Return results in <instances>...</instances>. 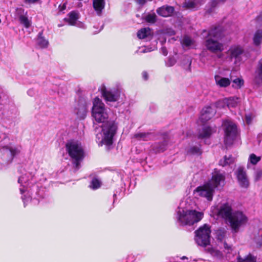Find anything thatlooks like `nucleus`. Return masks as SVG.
Wrapping results in <instances>:
<instances>
[{
	"label": "nucleus",
	"instance_id": "1",
	"mask_svg": "<svg viewBox=\"0 0 262 262\" xmlns=\"http://www.w3.org/2000/svg\"><path fill=\"white\" fill-rule=\"evenodd\" d=\"M92 114L97 122L102 123L100 127L102 137L99 145H105L107 150L112 149L114 137L118 129L117 123L114 120H107L108 114L104 107V104L98 98H96L93 102Z\"/></svg>",
	"mask_w": 262,
	"mask_h": 262
},
{
	"label": "nucleus",
	"instance_id": "2",
	"mask_svg": "<svg viewBox=\"0 0 262 262\" xmlns=\"http://www.w3.org/2000/svg\"><path fill=\"white\" fill-rule=\"evenodd\" d=\"M204 216L203 212L187 210L178 207L176 210L177 223L181 226L192 225L200 221Z\"/></svg>",
	"mask_w": 262,
	"mask_h": 262
},
{
	"label": "nucleus",
	"instance_id": "3",
	"mask_svg": "<svg viewBox=\"0 0 262 262\" xmlns=\"http://www.w3.org/2000/svg\"><path fill=\"white\" fill-rule=\"evenodd\" d=\"M66 148L71 158L74 171L80 167V163L84 157V150L80 143L77 141H71L66 144Z\"/></svg>",
	"mask_w": 262,
	"mask_h": 262
},
{
	"label": "nucleus",
	"instance_id": "4",
	"mask_svg": "<svg viewBox=\"0 0 262 262\" xmlns=\"http://www.w3.org/2000/svg\"><path fill=\"white\" fill-rule=\"evenodd\" d=\"M208 37L205 42L208 50L212 53L221 52L223 50V45L217 41L223 36V31L220 27L211 29L208 33Z\"/></svg>",
	"mask_w": 262,
	"mask_h": 262
},
{
	"label": "nucleus",
	"instance_id": "5",
	"mask_svg": "<svg viewBox=\"0 0 262 262\" xmlns=\"http://www.w3.org/2000/svg\"><path fill=\"white\" fill-rule=\"evenodd\" d=\"M247 221V217L242 211H235L229 220L225 221V222L230 227L231 233L236 234L246 224Z\"/></svg>",
	"mask_w": 262,
	"mask_h": 262
},
{
	"label": "nucleus",
	"instance_id": "6",
	"mask_svg": "<svg viewBox=\"0 0 262 262\" xmlns=\"http://www.w3.org/2000/svg\"><path fill=\"white\" fill-rule=\"evenodd\" d=\"M195 241L200 246L207 248L210 246L211 230L207 224L201 226L195 231Z\"/></svg>",
	"mask_w": 262,
	"mask_h": 262
},
{
	"label": "nucleus",
	"instance_id": "7",
	"mask_svg": "<svg viewBox=\"0 0 262 262\" xmlns=\"http://www.w3.org/2000/svg\"><path fill=\"white\" fill-rule=\"evenodd\" d=\"M20 151V148L16 146L6 145L0 147V164L5 165L11 163Z\"/></svg>",
	"mask_w": 262,
	"mask_h": 262
},
{
	"label": "nucleus",
	"instance_id": "8",
	"mask_svg": "<svg viewBox=\"0 0 262 262\" xmlns=\"http://www.w3.org/2000/svg\"><path fill=\"white\" fill-rule=\"evenodd\" d=\"M224 144L226 147L232 145L237 135V126L233 122L226 121L224 123Z\"/></svg>",
	"mask_w": 262,
	"mask_h": 262
},
{
	"label": "nucleus",
	"instance_id": "9",
	"mask_svg": "<svg viewBox=\"0 0 262 262\" xmlns=\"http://www.w3.org/2000/svg\"><path fill=\"white\" fill-rule=\"evenodd\" d=\"M90 104V102L82 97L78 99L74 108V113L78 118L81 120L85 119L88 112V105Z\"/></svg>",
	"mask_w": 262,
	"mask_h": 262
},
{
	"label": "nucleus",
	"instance_id": "10",
	"mask_svg": "<svg viewBox=\"0 0 262 262\" xmlns=\"http://www.w3.org/2000/svg\"><path fill=\"white\" fill-rule=\"evenodd\" d=\"M212 174L211 180H209L207 183L214 190L216 188H222L224 185L225 179L224 173H221L219 170L214 169Z\"/></svg>",
	"mask_w": 262,
	"mask_h": 262
},
{
	"label": "nucleus",
	"instance_id": "11",
	"mask_svg": "<svg viewBox=\"0 0 262 262\" xmlns=\"http://www.w3.org/2000/svg\"><path fill=\"white\" fill-rule=\"evenodd\" d=\"M194 192L197 193L200 196L206 198L208 201H211L214 190L206 183L203 186L198 187Z\"/></svg>",
	"mask_w": 262,
	"mask_h": 262
},
{
	"label": "nucleus",
	"instance_id": "12",
	"mask_svg": "<svg viewBox=\"0 0 262 262\" xmlns=\"http://www.w3.org/2000/svg\"><path fill=\"white\" fill-rule=\"evenodd\" d=\"M233 212L230 205L228 203H224L220 206L218 211V215L225 221H228Z\"/></svg>",
	"mask_w": 262,
	"mask_h": 262
},
{
	"label": "nucleus",
	"instance_id": "13",
	"mask_svg": "<svg viewBox=\"0 0 262 262\" xmlns=\"http://www.w3.org/2000/svg\"><path fill=\"white\" fill-rule=\"evenodd\" d=\"M216 111L210 106H207L203 108L200 117V121L205 123L209 120L215 114Z\"/></svg>",
	"mask_w": 262,
	"mask_h": 262
},
{
	"label": "nucleus",
	"instance_id": "14",
	"mask_svg": "<svg viewBox=\"0 0 262 262\" xmlns=\"http://www.w3.org/2000/svg\"><path fill=\"white\" fill-rule=\"evenodd\" d=\"M236 174L239 185L242 187L247 188L249 186V182L244 168L239 167L236 172Z\"/></svg>",
	"mask_w": 262,
	"mask_h": 262
},
{
	"label": "nucleus",
	"instance_id": "15",
	"mask_svg": "<svg viewBox=\"0 0 262 262\" xmlns=\"http://www.w3.org/2000/svg\"><path fill=\"white\" fill-rule=\"evenodd\" d=\"M174 10L173 7L166 5L158 8L157 13L162 17H166L171 16L173 13Z\"/></svg>",
	"mask_w": 262,
	"mask_h": 262
},
{
	"label": "nucleus",
	"instance_id": "16",
	"mask_svg": "<svg viewBox=\"0 0 262 262\" xmlns=\"http://www.w3.org/2000/svg\"><path fill=\"white\" fill-rule=\"evenodd\" d=\"M79 18V13L77 11H72L68 13L67 17L64 18V21L67 22L68 25L75 26L77 21Z\"/></svg>",
	"mask_w": 262,
	"mask_h": 262
},
{
	"label": "nucleus",
	"instance_id": "17",
	"mask_svg": "<svg viewBox=\"0 0 262 262\" xmlns=\"http://www.w3.org/2000/svg\"><path fill=\"white\" fill-rule=\"evenodd\" d=\"M102 94L106 101L116 102L118 101L119 97V95L117 92H112L103 90Z\"/></svg>",
	"mask_w": 262,
	"mask_h": 262
},
{
	"label": "nucleus",
	"instance_id": "18",
	"mask_svg": "<svg viewBox=\"0 0 262 262\" xmlns=\"http://www.w3.org/2000/svg\"><path fill=\"white\" fill-rule=\"evenodd\" d=\"M254 82L257 85L262 84V59L258 62L255 71Z\"/></svg>",
	"mask_w": 262,
	"mask_h": 262
},
{
	"label": "nucleus",
	"instance_id": "19",
	"mask_svg": "<svg viewBox=\"0 0 262 262\" xmlns=\"http://www.w3.org/2000/svg\"><path fill=\"white\" fill-rule=\"evenodd\" d=\"M168 140L164 139L161 142H156L151 146L152 150L155 153H160L164 151L167 148Z\"/></svg>",
	"mask_w": 262,
	"mask_h": 262
},
{
	"label": "nucleus",
	"instance_id": "20",
	"mask_svg": "<svg viewBox=\"0 0 262 262\" xmlns=\"http://www.w3.org/2000/svg\"><path fill=\"white\" fill-rule=\"evenodd\" d=\"M213 133V129L209 126H204L198 134V138L199 139L209 138Z\"/></svg>",
	"mask_w": 262,
	"mask_h": 262
},
{
	"label": "nucleus",
	"instance_id": "21",
	"mask_svg": "<svg viewBox=\"0 0 262 262\" xmlns=\"http://www.w3.org/2000/svg\"><path fill=\"white\" fill-rule=\"evenodd\" d=\"M105 0H93V6L98 15L101 14L105 7Z\"/></svg>",
	"mask_w": 262,
	"mask_h": 262
},
{
	"label": "nucleus",
	"instance_id": "22",
	"mask_svg": "<svg viewBox=\"0 0 262 262\" xmlns=\"http://www.w3.org/2000/svg\"><path fill=\"white\" fill-rule=\"evenodd\" d=\"M244 53V50L240 47H236L231 51V57L235 58L236 62H240L242 60V55Z\"/></svg>",
	"mask_w": 262,
	"mask_h": 262
},
{
	"label": "nucleus",
	"instance_id": "23",
	"mask_svg": "<svg viewBox=\"0 0 262 262\" xmlns=\"http://www.w3.org/2000/svg\"><path fill=\"white\" fill-rule=\"evenodd\" d=\"M186 152L187 155L200 156L202 153L200 145L188 147L186 149Z\"/></svg>",
	"mask_w": 262,
	"mask_h": 262
},
{
	"label": "nucleus",
	"instance_id": "24",
	"mask_svg": "<svg viewBox=\"0 0 262 262\" xmlns=\"http://www.w3.org/2000/svg\"><path fill=\"white\" fill-rule=\"evenodd\" d=\"M43 31L39 32L37 35V44L41 48H47L49 45V42L42 36Z\"/></svg>",
	"mask_w": 262,
	"mask_h": 262
},
{
	"label": "nucleus",
	"instance_id": "25",
	"mask_svg": "<svg viewBox=\"0 0 262 262\" xmlns=\"http://www.w3.org/2000/svg\"><path fill=\"white\" fill-rule=\"evenodd\" d=\"M151 133L149 132L138 133L134 135L133 138L139 141H148L150 139Z\"/></svg>",
	"mask_w": 262,
	"mask_h": 262
},
{
	"label": "nucleus",
	"instance_id": "26",
	"mask_svg": "<svg viewBox=\"0 0 262 262\" xmlns=\"http://www.w3.org/2000/svg\"><path fill=\"white\" fill-rule=\"evenodd\" d=\"M32 178V176L30 173H25L20 176L18 180V183L20 184L21 186L25 187L28 186V181L30 179Z\"/></svg>",
	"mask_w": 262,
	"mask_h": 262
},
{
	"label": "nucleus",
	"instance_id": "27",
	"mask_svg": "<svg viewBox=\"0 0 262 262\" xmlns=\"http://www.w3.org/2000/svg\"><path fill=\"white\" fill-rule=\"evenodd\" d=\"M215 79L217 84L221 87H226L230 84V81L228 78L220 77L219 76H215Z\"/></svg>",
	"mask_w": 262,
	"mask_h": 262
},
{
	"label": "nucleus",
	"instance_id": "28",
	"mask_svg": "<svg viewBox=\"0 0 262 262\" xmlns=\"http://www.w3.org/2000/svg\"><path fill=\"white\" fill-rule=\"evenodd\" d=\"M253 43L256 46H259L262 42V30L258 29L254 33L253 38Z\"/></svg>",
	"mask_w": 262,
	"mask_h": 262
},
{
	"label": "nucleus",
	"instance_id": "29",
	"mask_svg": "<svg viewBox=\"0 0 262 262\" xmlns=\"http://www.w3.org/2000/svg\"><path fill=\"white\" fill-rule=\"evenodd\" d=\"M233 162V158L232 155H229V156L225 155L223 159H221L219 161V165L224 167L232 164Z\"/></svg>",
	"mask_w": 262,
	"mask_h": 262
},
{
	"label": "nucleus",
	"instance_id": "30",
	"mask_svg": "<svg viewBox=\"0 0 262 262\" xmlns=\"http://www.w3.org/2000/svg\"><path fill=\"white\" fill-rule=\"evenodd\" d=\"M205 250L211 254L212 256L216 257L218 258H221L223 257L222 253L214 248H213L211 246H209L208 247L205 248Z\"/></svg>",
	"mask_w": 262,
	"mask_h": 262
},
{
	"label": "nucleus",
	"instance_id": "31",
	"mask_svg": "<svg viewBox=\"0 0 262 262\" xmlns=\"http://www.w3.org/2000/svg\"><path fill=\"white\" fill-rule=\"evenodd\" d=\"M150 29L149 28L141 29L137 32V36L139 39H144L148 37L150 34Z\"/></svg>",
	"mask_w": 262,
	"mask_h": 262
},
{
	"label": "nucleus",
	"instance_id": "32",
	"mask_svg": "<svg viewBox=\"0 0 262 262\" xmlns=\"http://www.w3.org/2000/svg\"><path fill=\"white\" fill-rule=\"evenodd\" d=\"M226 0H212L209 3V7L206 9V13L211 14L219 2H224Z\"/></svg>",
	"mask_w": 262,
	"mask_h": 262
},
{
	"label": "nucleus",
	"instance_id": "33",
	"mask_svg": "<svg viewBox=\"0 0 262 262\" xmlns=\"http://www.w3.org/2000/svg\"><path fill=\"white\" fill-rule=\"evenodd\" d=\"M227 106L230 107H235L238 103V98L237 97H230L226 99Z\"/></svg>",
	"mask_w": 262,
	"mask_h": 262
},
{
	"label": "nucleus",
	"instance_id": "34",
	"mask_svg": "<svg viewBox=\"0 0 262 262\" xmlns=\"http://www.w3.org/2000/svg\"><path fill=\"white\" fill-rule=\"evenodd\" d=\"M237 262H256V257L251 254H249L245 258H242L238 256L237 258Z\"/></svg>",
	"mask_w": 262,
	"mask_h": 262
},
{
	"label": "nucleus",
	"instance_id": "35",
	"mask_svg": "<svg viewBox=\"0 0 262 262\" xmlns=\"http://www.w3.org/2000/svg\"><path fill=\"white\" fill-rule=\"evenodd\" d=\"M27 12H25V9L24 8H17L15 9V11L14 12L15 19H17L18 20L21 17H23L25 15H27Z\"/></svg>",
	"mask_w": 262,
	"mask_h": 262
},
{
	"label": "nucleus",
	"instance_id": "36",
	"mask_svg": "<svg viewBox=\"0 0 262 262\" xmlns=\"http://www.w3.org/2000/svg\"><path fill=\"white\" fill-rule=\"evenodd\" d=\"M184 6L187 9H195L198 8V5L195 1L189 0L184 3Z\"/></svg>",
	"mask_w": 262,
	"mask_h": 262
},
{
	"label": "nucleus",
	"instance_id": "37",
	"mask_svg": "<svg viewBox=\"0 0 262 262\" xmlns=\"http://www.w3.org/2000/svg\"><path fill=\"white\" fill-rule=\"evenodd\" d=\"M18 20L26 28H29L31 26V21L29 20L27 15L21 17Z\"/></svg>",
	"mask_w": 262,
	"mask_h": 262
},
{
	"label": "nucleus",
	"instance_id": "38",
	"mask_svg": "<svg viewBox=\"0 0 262 262\" xmlns=\"http://www.w3.org/2000/svg\"><path fill=\"white\" fill-rule=\"evenodd\" d=\"M216 234L217 240L222 241L226 235V231L224 228L219 229L216 231Z\"/></svg>",
	"mask_w": 262,
	"mask_h": 262
},
{
	"label": "nucleus",
	"instance_id": "39",
	"mask_svg": "<svg viewBox=\"0 0 262 262\" xmlns=\"http://www.w3.org/2000/svg\"><path fill=\"white\" fill-rule=\"evenodd\" d=\"M101 182L100 181L96 178H94L90 185V187L93 189H97L100 187Z\"/></svg>",
	"mask_w": 262,
	"mask_h": 262
},
{
	"label": "nucleus",
	"instance_id": "40",
	"mask_svg": "<svg viewBox=\"0 0 262 262\" xmlns=\"http://www.w3.org/2000/svg\"><path fill=\"white\" fill-rule=\"evenodd\" d=\"M145 20L147 22L154 24L157 21V16L155 13L148 14L145 17Z\"/></svg>",
	"mask_w": 262,
	"mask_h": 262
},
{
	"label": "nucleus",
	"instance_id": "41",
	"mask_svg": "<svg viewBox=\"0 0 262 262\" xmlns=\"http://www.w3.org/2000/svg\"><path fill=\"white\" fill-rule=\"evenodd\" d=\"M261 159L260 157L256 156L254 154H251L249 158L250 163L253 165L256 164Z\"/></svg>",
	"mask_w": 262,
	"mask_h": 262
},
{
	"label": "nucleus",
	"instance_id": "42",
	"mask_svg": "<svg viewBox=\"0 0 262 262\" xmlns=\"http://www.w3.org/2000/svg\"><path fill=\"white\" fill-rule=\"evenodd\" d=\"M176 62V59L173 56H170L168 57L167 61L165 62V65L168 67H172Z\"/></svg>",
	"mask_w": 262,
	"mask_h": 262
},
{
	"label": "nucleus",
	"instance_id": "43",
	"mask_svg": "<svg viewBox=\"0 0 262 262\" xmlns=\"http://www.w3.org/2000/svg\"><path fill=\"white\" fill-rule=\"evenodd\" d=\"M223 247L224 249V251L227 253H230L233 250L232 246L231 245H229L226 242H224L223 243Z\"/></svg>",
	"mask_w": 262,
	"mask_h": 262
},
{
	"label": "nucleus",
	"instance_id": "44",
	"mask_svg": "<svg viewBox=\"0 0 262 262\" xmlns=\"http://www.w3.org/2000/svg\"><path fill=\"white\" fill-rule=\"evenodd\" d=\"M214 104H215V107L217 108H224L226 106H227L226 100V99L222 100H219V101H216Z\"/></svg>",
	"mask_w": 262,
	"mask_h": 262
},
{
	"label": "nucleus",
	"instance_id": "45",
	"mask_svg": "<svg viewBox=\"0 0 262 262\" xmlns=\"http://www.w3.org/2000/svg\"><path fill=\"white\" fill-rule=\"evenodd\" d=\"M21 199L24 202V206L25 207L27 204L32 200V196L30 195L25 194L21 196Z\"/></svg>",
	"mask_w": 262,
	"mask_h": 262
},
{
	"label": "nucleus",
	"instance_id": "46",
	"mask_svg": "<svg viewBox=\"0 0 262 262\" xmlns=\"http://www.w3.org/2000/svg\"><path fill=\"white\" fill-rule=\"evenodd\" d=\"M183 42V44L186 47H189L191 46L192 43L191 39L188 37H184Z\"/></svg>",
	"mask_w": 262,
	"mask_h": 262
},
{
	"label": "nucleus",
	"instance_id": "47",
	"mask_svg": "<svg viewBox=\"0 0 262 262\" xmlns=\"http://www.w3.org/2000/svg\"><path fill=\"white\" fill-rule=\"evenodd\" d=\"M255 242L259 246H262V234L261 235H258L255 237Z\"/></svg>",
	"mask_w": 262,
	"mask_h": 262
},
{
	"label": "nucleus",
	"instance_id": "48",
	"mask_svg": "<svg viewBox=\"0 0 262 262\" xmlns=\"http://www.w3.org/2000/svg\"><path fill=\"white\" fill-rule=\"evenodd\" d=\"M233 82L235 83L237 86L240 88L242 85L244 84V80L240 78H236L233 80Z\"/></svg>",
	"mask_w": 262,
	"mask_h": 262
},
{
	"label": "nucleus",
	"instance_id": "49",
	"mask_svg": "<svg viewBox=\"0 0 262 262\" xmlns=\"http://www.w3.org/2000/svg\"><path fill=\"white\" fill-rule=\"evenodd\" d=\"M262 176V171L261 170H258L255 171V179L256 181L258 180Z\"/></svg>",
	"mask_w": 262,
	"mask_h": 262
},
{
	"label": "nucleus",
	"instance_id": "50",
	"mask_svg": "<svg viewBox=\"0 0 262 262\" xmlns=\"http://www.w3.org/2000/svg\"><path fill=\"white\" fill-rule=\"evenodd\" d=\"M184 61L188 64V70L190 71L191 65V59L189 57H185Z\"/></svg>",
	"mask_w": 262,
	"mask_h": 262
},
{
	"label": "nucleus",
	"instance_id": "51",
	"mask_svg": "<svg viewBox=\"0 0 262 262\" xmlns=\"http://www.w3.org/2000/svg\"><path fill=\"white\" fill-rule=\"evenodd\" d=\"M245 120L246 123L248 124H250L252 122V117L250 114L246 115L245 116Z\"/></svg>",
	"mask_w": 262,
	"mask_h": 262
},
{
	"label": "nucleus",
	"instance_id": "52",
	"mask_svg": "<svg viewBox=\"0 0 262 262\" xmlns=\"http://www.w3.org/2000/svg\"><path fill=\"white\" fill-rule=\"evenodd\" d=\"M161 52L162 53V54L164 56H166L168 54V51L165 47H162L161 48Z\"/></svg>",
	"mask_w": 262,
	"mask_h": 262
},
{
	"label": "nucleus",
	"instance_id": "53",
	"mask_svg": "<svg viewBox=\"0 0 262 262\" xmlns=\"http://www.w3.org/2000/svg\"><path fill=\"white\" fill-rule=\"evenodd\" d=\"M39 0H24V2L26 4H33L36 3Z\"/></svg>",
	"mask_w": 262,
	"mask_h": 262
},
{
	"label": "nucleus",
	"instance_id": "54",
	"mask_svg": "<svg viewBox=\"0 0 262 262\" xmlns=\"http://www.w3.org/2000/svg\"><path fill=\"white\" fill-rule=\"evenodd\" d=\"M148 73L144 71L142 73V77L145 80H147L148 79Z\"/></svg>",
	"mask_w": 262,
	"mask_h": 262
},
{
	"label": "nucleus",
	"instance_id": "55",
	"mask_svg": "<svg viewBox=\"0 0 262 262\" xmlns=\"http://www.w3.org/2000/svg\"><path fill=\"white\" fill-rule=\"evenodd\" d=\"M136 2L139 4V5H143L144 4H145L146 3V0H136Z\"/></svg>",
	"mask_w": 262,
	"mask_h": 262
},
{
	"label": "nucleus",
	"instance_id": "56",
	"mask_svg": "<svg viewBox=\"0 0 262 262\" xmlns=\"http://www.w3.org/2000/svg\"><path fill=\"white\" fill-rule=\"evenodd\" d=\"M27 93L29 95H30L31 96H32L34 94L33 90H32V89L29 90L27 92Z\"/></svg>",
	"mask_w": 262,
	"mask_h": 262
},
{
	"label": "nucleus",
	"instance_id": "57",
	"mask_svg": "<svg viewBox=\"0 0 262 262\" xmlns=\"http://www.w3.org/2000/svg\"><path fill=\"white\" fill-rule=\"evenodd\" d=\"M20 192L21 194L24 193L26 191V190L24 189L23 188H19Z\"/></svg>",
	"mask_w": 262,
	"mask_h": 262
},
{
	"label": "nucleus",
	"instance_id": "58",
	"mask_svg": "<svg viewBox=\"0 0 262 262\" xmlns=\"http://www.w3.org/2000/svg\"><path fill=\"white\" fill-rule=\"evenodd\" d=\"M66 4H63V5L61 7V10H63L66 9Z\"/></svg>",
	"mask_w": 262,
	"mask_h": 262
},
{
	"label": "nucleus",
	"instance_id": "59",
	"mask_svg": "<svg viewBox=\"0 0 262 262\" xmlns=\"http://www.w3.org/2000/svg\"><path fill=\"white\" fill-rule=\"evenodd\" d=\"M187 259V257L185 256H183L181 257V259L182 260H184V259Z\"/></svg>",
	"mask_w": 262,
	"mask_h": 262
},
{
	"label": "nucleus",
	"instance_id": "60",
	"mask_svg": "<svg viewBox=\"0 0 262 262\" xmlns=\"http://www.w3.org/2000/svg\"><path fill=\"white\" fill-rule=\"evenodd\" d=\"M259 19H262V17L260 16H258L257 17V20H259Z\"/></svg>",
	"mask_w": 262,
	"mask_h": 262
},
{
	"label": "nucleus",
	"instance_id": "61",
	"mask_svg": "<svg viewBox=\"0 0 262 262\" xmlns=\"http://www.w3.org/2000/svg\"><path fill=\"white\" fill-rule=\"evenodd\" d=\"M113 197H114V202L115 200V198L116 197V194H114Z\"/></svg>",
	"mask_w": 262,
	"mask_h": 262
},
{
	"label": "nucleus",
	"instance_id": "62",
	"mask_svg": "<svg viewBox=\"0 0 262 262\" xmlns=\"http://www.w3.org/2000/svg\"><path fill=\"white\" fill-rule=\"evenodd\" d=\"M103 27H104V25H102L101 26V29H100V30L99 31H99H100L101 30H102V29H103Z\"/></svg>",
	"mask_w": 262,
	"mask_h": 262
},
{
	"label": "nucleus",
	"instance_id": "63",
	"mask_svg": "<svg viewBox=\"0 0 262 262\" xmlns=\"http://www.w3.org/2000/svg\"><path fill=\"white\" fill-rule=\"evenodd\" d=\"M142 53H145L146 52V50H144L142 51Z\"/></svg>",
	"mask_w": 262,
	"mask_h": 262
},
{
	"label": "nucleus",
	"instance_id": "64",
	"mask_svg": "<svg viewBox=\"0 0 262 262\" xmlns=\"http://www.w3.org/2000/svg\"><path fill=\"white\" fill-rule=\"evenodd\" d=\"M60 26H61V25H58V27H60Z\"/></svg>",
	"mask_w": 262,
	"mask_h": 262
}]
</instances>
